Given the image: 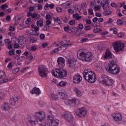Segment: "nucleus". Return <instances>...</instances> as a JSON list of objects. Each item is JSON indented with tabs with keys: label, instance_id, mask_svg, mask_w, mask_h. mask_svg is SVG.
<instances>
[{
	"label": "nucleus",
	"instance_id": "58",
	"mask_svg": "<svg viewBox=\"0 0 126 126\" xmlns=\"http://www.w3.org/2000/svg\"><path fill=\"white\" fill-rule=\"evenodd\" d=\"M51 20H47L46 21V24L47 25H46V26L48 28H49V25H50L52 23V22H51Z\"/></svg>",
	"mask_w": 126,
	"mask_h": 126
},
{
	"label": "nucleus",
	"instance_id": "52",
	"mask_svg": "<svg viewBox=\"0 0 126 126\" xmlns=\"http://www.w3.org/2000/svg\"><path fill=\"white\" fill-rule=\"evenodd\" d=\"M28 69H29V67H28L24 68L21 70L22 73H25V72H26L27 71V70H28Z\"/></svg>",
	"mask_w": 126,
	"mask_h": 126
},
{
	"label": "nucleus",
	"instance_id": "11",
	"mask_svg": "<svg viewBox=\"0 0 126 126\" xmlns=\"http://www.w3.org/2000/svg\"><path fill=\"white\" fill-rule=\"evenodd\" d=\"M59 120H55L54 117L50 115L47 116V121L46 122L47 126H57L59 125Z\"/></svg>",
	"mask_w": 126,
	"mask_h": 126
},
{
	"label": "nucleus",
	"instance_id": "30",
	"mask_svg": "<svg viewBox=\"0 0 126 126\" xmlns=\"http://www.w3.org/2000/svg\"><path fill=\"white\" fill-rule=\"evenodd\" d=\"M67 85V82L64 81H61L58 83L57 85L58 87H64Z\"/></svg>",
	"mask_w": 126,
	"mask_h": 126
},
{
	"label": "nucleus",
	"instance_id": "33",
	"mask_svg": "<svg viewBox=\"0 0 126 126\" xmlns=\"http://www.w3.org/2000/svg\"><path fill=\"white\" fill-rule=\"evenodd\" d=\"M43 22H44L43 19H38L37 21V26L39 27H42L43 26Z\"/></svg>",
	"mask_w": 126,
	"mask_h": 126
},
{
	"label": "nucleus",
	"instance_id": "34",
	"mask_svg": "<svg viewBox=\"0 0 126 126\" xmlns=\"http://www.w3.org/2000/svg\"><path fill=\"white\" fill-rule=\"evenodd\" d=\"M95 68L97 71H102V70H103V66L97 64L95 66Z\"/></svg>",
	"mask_w": 126,
	"mask_h": 126
},
{
	"label": "nucleus",
	"instance_id": "20",
	"mask_svg": "<svg viewBox=\"0 0 126 126\" xmlns=\"http://www.w3.org/2000/svg\"><path fill=\"white\" fill-rule=\"evenodd\" d=\"M102 6L104 11V15H109V14H111L112 13L111 11L109 9V4H104V5H103Z\"/></svg>",
	"mask_w": 126,
	"mask_h": 126
},
{
	"label": "nucleus",
	"instance_id": "36",
	"mask_svg": "<svg viewBox=\"0 0 126 126\" xmlns=\"http://www.w3.org/2000/svg\"><path fill=\"white\" fill-rule=\"evenodd\" d=\"M82 17L81 16H79V14L78 13L73 15V18H75V19H76V20H79V19H81Z\"/></svg>",
	"mask_w": 126,
	"mask_h": 126
},
{
	"label": "nucleus",
	"instance_id": "12",
	"mask_svg": "<svg viewBox=\"0 0 126 126\" xmlns=\"http://www.w3.org/2000/svg\"><path fill=\"white\" fill-rule=\"evenodd\" d=\"M76 115L79 118H86L87 116V109L84 107H81L76 111Z\"/></svg>",
	"mask_w": 126,
	"mask_h": 126
},
{
	"label": "nucleus",
	"instance_id": "15",
	"mask_svg": "<svg viewBox=\"0 0 126 126\" xmlns=\"http://www.w3.org/2000/svg\"><path fill=\"white\" fill-rule=\"evenodd\" d=\"M32 28L34 29V30H31L30 34H31V35H33L34 36H39L40 35V32H39L40 29H39V27L36 26L35 25H32Z\"/></svg>",
	"mask_w": 126,
	"mask_h": 126
},
{
	"label": "nucleus",
	"instance_id": "59",
	"mask_svg": "<svg viewBox=\"0 0 126 126\" xmlns=\"http://www.w3.org/2000/svg\"><path fill=\"white\" fill-rule=\"evenodd\" d=\"M35 6L36 7H37V9L40 10V9H42V5L41 4H38L35 5Z\"/></svg>",
	"mask_w": 126,
	"mask_h": 126
},
{
	"label": "nucleus",
	"instance_id": "4",
	"mask_svg": "<svg viewBox=\"0 0 126 126\" xmlns=\"http://www.w3.org/2000/svg\"><path fill=\"white\" fill-rule=\"evenodd\" d=\"M105 69L107 72L111 73V74H119L121 71L120 67L113 63L107 64L105 66Z\"/></svg>",
	"mask_w": 126,
	"mask_h": 126
},
{
	"label": "nucleus",
	"instance_id": "49",
	"mask_svg": "<svg viewBox=\"0 0 126 126\" xmlns=\"http://www.w3.org/2000/svg\"><path fill=\"white\" fill-rule=\"evenodd\" d=\"M30 23H31V18H29L26 21V24L27 25H29V24H30Z\"/></svg>",
	"mask_w": 126,
	"mask_h": 126
},
{
	"label": "nucleus",
	"instance_id": "18",
	"mask_svg": "<svg viewBox=\"0 0 126 126\" xmlns=\"http://www.w3.org/2000/svg\"><path fill=\"white\" fill-rule=\"evenodd\" d=\"M104 60H108V59H113L114 55L109 49H107L103 55Z\"/></svg>",
	"mask_w": 126,
	"mask_h": 126
},
{
	"label": "nucleus",
	"instance_id": "41",
	"mask_svg": "<svg viewBox=\"0 0 126 126\" xmlns=\"http://www.w3.org/2000/svg\"><path fill=\"white\" fill-rule=\"evenodd\" d=\"M37 41V38L35 37H31L30 38V42L31 43H36Z\"/></svg>",
	"mask_w": 126,
	"mask_h": 126
},
{
	"label": "nucleus",
	"instance_id": "54",
	"mask_svg": "<svg viewBox=\"0 0 126 126\" xmlns=\"http://www.w3.org/2000/svg\"><path fill=\"white\" fill-rule=\"evenodd\" d=\"M16 41H18V38L16 36H14L12 38V42H13L14 43H15Z\"/></svg>",
	"mask_w": 126,
	"mask_h": 126
},
{
	"label": "nucleus",
	"instance_id": "39",
	"mask_svg": "<svg viewBox=\"0 0 126 126\" xmlns=\"http://www.w3.org/2000/svg\"><path fill=\"white\" fill-rule=\"evenodd\" d=\"M32 18H34L35 19H38V18H39V17H40V15H39V14L38 13H32Z\"/></svg>",
	"mask_w": 126,
	"mask_h": 126
},
{
	"label": "nucleus",
	"instance_id": "56",
	"mask_svg": "<svg viewBox=\"0 0 126 126\" xmlns=\"http://www.w3.org/2000/svg\"><path fill=\"white\" fill-rule=\"evenodd\" d=\"M12 65H13L12 63H9L8 64L7 67L9 68V69H11V68H12Z\"/></svg>",
	"mask_w": 126,
	"mask_h": 126
},
{
	"label": "nucleus",
	"instance_id": "45",
	"mask_svg": "<svg viewBox=\"0 0 126 126\" xmlns=\"http://www.w3.org/2000/svg\"><path fill=\"white\" fill-rule=\"evenodd\" d=\"M51 83L52 84H56L57 86H58L59 81H58V80H57L56 79H53L51 81Z\"/></svg>",
	"mask_w": 126,
	"mask_h": 126
},
{
	"label": "nucleus",
	"instance_id": "44",
	"mask_svg": "<svg viewBox=\"0 0 126 126\" xmlns=\"http://www.w3.org/2000/svg\"><path fill=\"white\" fill-rule=\"evenodd\" d=\"M7 8V5L6 4H4L0 6V10H4V9H6Z\"/></svg>",
	"mask_w": 126,
	"mask_h": 126
},
{
	"label": "nucleus",
	"instance_id": "27",
	"mask_svg": "<svg viewBox=\"0 0 126 126\" xmlns=\"http://www.w3.org/2000/svg\"><path fill=\"white\" fill-rule=\"evenodd\" d=\"M64 31L68 33H71V32H75V29L73 28H69L68 26L64 27L63 28Z\"/></svg>",
	"mask_w": 126,
	"mask_h": 126
},
{
	"label": "nucleus",
	"instance_id": "64",
	"mask_svg": "<svg viewBox=\"0 0 126 126\" xmlns=\"http://www.w3.org/2000/svg\"><path fill=\"white\" fill-rule=\"evenodd\" d=\"M29 58L30 60H35V55H30L29 56Z\"/></svg>",
	"mask_w": 126,
	"mask_h": 126
},
{
	"label": "nucleus",
	"instance_id": "63",
	"mask_svg": "<svg viewBox=\"0 0 126 126\" xmlns=\"http://www.w3.org/2000/svg\"><path fill=\"white\" fill-rule=\"evenodd\" d=\"M88 12L91 15H93V14H94V12H93V9H89Z\"/></svg>",
	"mask_w": 126,
	"mask_h": 126
},
{
	"label": "nucleus",
	"instance_id": "23",
	"mask_svg": "<svg viewBox=\"0 0 126 126\" xmlns=\"http://www.w3.org/2000/svg\"><path fill=\"white\" fill-rule=\"evenodd\" d=\"M97 3L100 6H102L104 4H109L110 3V0H97Z\"/></svg>",
	"mask_w": 126,
	"mask_h": 126
},
{
	"label": "nucleus",
	"instance_id": "50",
	"mask_svg": "<svg viewBox=\"0 0 126 126\" xmlns=\"http://www.w3.org/2000/svg\"><path fill=\"white\" fill-rule=\"evenodd\" d=\"M65 3H66V5H67V7H68L70 5H71L72 4V1H66Z\"/></svg>",
	"mask_w": 126,
	"mask_h": 126
},
{
	"label": "nucleus",
	"instance_id": "32",
	"mask_svg": "<svg viewBox=\"0 0 126 126\" xmlns=\"http://www.w3.org/2000/svg\"><path fill=\"white\" fill-rule=\"evenodd\" d=\"M14 78H15V77L14 76L12 77V78H10L9 80L7 79H3L0 81V83H6V82H8V81H11V80H13Z\"/></svg>",
	"mask_w": 126,
	"mask_h": 126
},
{
	"label": "nucleus",
	"instance_id": "7",
	"mask_svg": "<svg viewBox=\"0 0 126 126\" xmlns=\"http://www.w3.org/2000/svg\"><path fill=\"white\" fill-rule=\"evenodd\" d=\"M73 45V43L69 40H65L63 41V44L60 47L54 49L53 53H58V52H63L65 50H66L68 47H70Z\"/></svg>",
	"mask_w": 126,
	"mask_h": 126
},
{
	"label": "nucleus",
	"instance_id": "47",
	"mask_svg": "<svg viewBox=\"0 0 126 126\" xmlns=\"http://www.w3.org/2000/svg\"><path fill=\"white\" fill-rule=\"evenodd\" d=\"M4 43L5 44H7V45H10V44H11V41H10L9 39H6L4 40Z\"/></svg>",
	"mask_w": 126,
	"mask_h": 126
},
{
	"label": "nucleus",
	"instance_id": "1",
	"mask_svg": "<svg viewBox=\"0 0 126 126\" xmlns=\"http://www.w3.org/2000/svg\"><path fill=\"white\" fill-rule=\"evenodd\" d=\"M46 120V114L45 112L39 111L35 113L34 116H32L29 121V123L32 126H35L36 124L39 122L42 124H45Z\"/></svg>",
	"mask_w": 126,
	"mask_h": 126
},
{
	"label": "nucleus",
	"instance_id": "55",
	"mask_svg": "<svg viewBox=\"0 0 126 126\" xmlns=\"http://www.w3.org/2000/svg\"><path fill=\"white\" fill-rule=\"evenodd\" d=\"M84 29L86 31H89V30H91V27L90 26H87L85 27Z\"/></svg>",
	"mask_w": 126,
	"mask_h": 126
},
{
	"label": "nucleus",
	"instance_id": "51",
	"mask_svg": "<svg viewBox=\"0 0 126 126\" xmlns=\"http://www.w3.org/2000/svg\"><path fill=\"white\" fill-rule=\"evenodd\" d=\"M96 4V1L95 0H92L90 2V5L91 6H93Z\"/></svg>",
	"mask_w": 126,
	"mask_h": 126
},
{
	"label": "nucleus",
	"instance_id": "62",
	"mask_svg": "<svg viewBox=\"0 0 126 126\" xmlns=\"http://www.w3.org/2000/svg\"><path fill=\"white\" fill-rule=\"evenodd\" d=\"M56 9L58 12H62L63 11V9L60 7H57Z\"/></svg>",
	"mask_w": 126,
	"mask_h": 126
},
{
	"label": "nucleus",
	"instance_id": "57",
	"mask_svg": "<svg viewBox=\"0 0 126 126\" xmlns=\"http://www.w3.org/2000/svg\"><path fill=\"white\" fill-rule=\"evenodd\" d=\"M101 7H100V6L99 5H96V6H95L94 7V10H100Z\"/></svg>",
	"mask_w": 126,
	"mask_h": 126
},
{
	"label": "nucleus",
	"instance_id": "38",
	"mask_svg": "<svg viewBox=\"0 0 126 126\" xmlns=\"http://www.w3.org/2000/svg\"><path fill=\"white\" fill-rule=\"evenodd\" d=\"M5 77V72L4 71L1 70L0 71V79H2Z\"/></svg>",
	"mask_w": 126,
	"mask_h": 126
},
{
	"label": "nucleus",
	"instance_id": "46",
	"mask_svg": "<svg viewBox=\"0 0 126 126\" xmlns=\"http://www.w3.org/2000/svg\"><path fill=\"white\" fill-rule=\"evenodd\" d=\"M123 21L121 19H118L116 22V24H117V25H119V26H121V25H123Z\"/></svg>",
	"mask_w": 126,
	"mask_h": 126
},
{
	"label": "nucleus",
	"instance_id": "3",
	"mask_svg": "<svg viewBox=\"0 0 126 126\" xmlns=\"http://www.w3.org/2000/svg\"><path fill=\"white\" fill-rule=\"evenodd\" d=\"M77 56L79 60L84 59L86 62H90L93 59V55L91 52H86L82 49H79L78 51Z\"/></svg>",
	"mask_w": 126,
	"mask_h": 126
},
{
	"label": "nucleus",
	"instance_id": "10",
	"mask_svg": "<svg viewBox=\"0 0 126 126\" xmlns=\"http://www.w3.org/2000/svg\"><path fill=\"white\" fill-rule=\"evenodd\" d=\"M64 102L65 105L67 106H71V105H72V106H77L79 105V103H80L79 99L75 97H73L72 99L68 98L64 100Z\"/></svg>",
	"mask_w": 126,
	"mask_h": 126
},
{
	"label": "nucleus",
	"instance_id": "2",
	"mask_svg": "<svg viewBox=\"0 0 126 126\" xmlns=\"http://www.w3.org/2000/svg\"><path fill=\"white\" fill-rule=\"evenodd\" d=\"M83 77L85 80L89 82V83H94V82H96L97 80L95 73L89 69L84 70L83 72Z\"/></svg>",
	"mask_w": 126,
	"mask_h": 126
},
{
	"label": "nucleus",
	"instance_id": "53",
	"mask_svg": "<svg viewBox=\"0 0 126 126\" xmlns=\"http://www.w3.org/2000/svg\"><path fill=\"white\" fill-rule=\"evenodd\" d=\"M86 37L87 38H94L95 37V35L94 34H87Z\"/></svg>",
	"mask_w": 126,
	"mask_h": 126
},
{
	"label": "nucleus",
	"instance_id": "43",
	"mask_svg": "<svg viewBox=\"0 0 126 126\" xmlns=\"http://www.w3.org/2000/svg\"><path fill=\"white\" fill-rule=\"evenodd\" d=\"M19 70H20V68H15L12 71V74H16V73H18V72H19Z\"/></svg>",
	"mask_w": 126,
	"mask_h": 126
},
{
	"label": "nucleus",
	"instance_id": "31",
	"mask_svg": "<svg viewBox=\"0 0 126 126\" xmlns=\"http://www.w3.org/2000/svg\"><path fill=\"white\" fill-rule=\"evenodd\" d=\"M53 19L56 25H60V24H62V21H61V19L58 17H54Z\"/></svg>",
	"mask_w": 126,
	"mask_h": 126
},
{
	"label": "nucleus",
	"instance_id": "35",
	"mask_svg": "<svg viewBox=\"0 0 126 126\" xmlns=\"http://www.w3.org/2000/svg\"><path fill=\"white\" fill-rule=\"evenodd\" d=\"M54 7H55V4H48L47 3L45 5V8L46 9H48V8H54Z\"/></svg>",
	"mask_w": 126,
	"mask_h": 126
},
{
	"label": "nucleus",
	"instance_id": "26",
	"mask_svg": "<svg viewBox=\"0 0 126 126\" xmlns=\"http://www.w3.org/2000/svg\"><path fill=\"white\" fill-rule=\"evenodd\" d=\"M49 98L52 100H57V99H59V94L53 93L49 95Z\"/></svg>",
	"mask_w": 126,
	"mask_h": 126
},
{
	"label": "nucleus",
	"instance_id": "8",
	"mask_svg": "<svg viewBox=\"0 0 126 126\" xmlns=\"http://www.w3.org/2000/svg\"><path fill=\"white\" fill-rule=\"evenodd\" d=\"M64 57L67 60L66 63L69 67L74 68V66H75V59L71 55V53L69 51H66L64 54Z\"/></svg>",
	"mask_w": 126,
	"mask_h": 126
},
{
	"label": "nucleus",
	"instance_id": "28",
	"mask_svg": "<svg viewBox=\"0 0 126 126\" xmlns=\"http://www.w3.org/2000/svg\"><path fill=\"white\" fill-rule=\"evenodd\" d=\"M25 41H26V39L23 36H19L18 38V43L20 45H23L25 43Z\"/></svg>",
	"mask_w": 126,
	"mask_h": 126
},
{
	"label": "nucleus",
	"instance_id": "60",
	"mask_svg": "<svg viewBox=\"0 0 126 126\" xmlns=\"http://www.w3.org/2000/svg\"><path fill=\"white\" fill-rule=\"evenodd\" d=\"M61 6L63 7V8H68L67 6L66 5V4L65 3V2L63 3L62 4H61Z\"/></svg>",
	"mask_w": 126,
	"mask_h": 126
},
{
	"label": "nucleus",
	"instance_id": "6",
	"mask_svg": "<svg viewBox=\"0 0 126 126\" xmlns=\"http://www.w3.org/2000/svg\"><path fill=\"white\" fill-rule=\"evenodd\" d=\"M51 74L56 78H63L67 75V72L65 70L59 68L52 70Z\"/></svg>",
	"mask_w": 126,
	"mask_h": 126
},
{
	"label": "nucleus",
	"instance_id": "17",
	"mask_svg": "<svg viewBox=\"0 0 126 126\" xmlns=\"http://www.w3.org/2000/svg\"><path fill=\"white\" fill-rule=\"evenodd\" d=\"M57 63L60 68H63L65 65V59L63 57H59L57 59Z\"/></svg>",
	"mask_w": 126,
	"mask_h": 126
},
{
	"label": "nucleus",
	"instance_id": "48",
	"mask_svg": "<svg viewBox=\"0 0 126 126\" xmlns=\"http://www.w3.org/2000/svg\"><path fill=\"white\" fill-rule=\"evenodd\" d=\"M45 18L47 20H52V16L50 14H47Z\"/></svg>",
	"mask_w": 126,
	"mask_h": 126
},
{
	"label": "nucleus",
	"instance_id": "24",
	"mask_svg": "<svg viewBox=\"0 0 126 126\" xmlns=\"http://www.w3.org/2000/svg\"><path fill=\"white\" fill-rule=\"evenodd\" d=\"M31 93L32 94L39 95V94H41V91L40 90V89L38 88H34L31 91Z\"/></svg>",
	"mask_w": 126,
	"mask_h": 126
},
{
	"label": "nucleus",
	"instance_id": "19",
	"mask_svg": "<svg viewBox=\"0 0 126 126\" xmlns=\"http://www.w3.org/2000/svg\"><path fill=\"white\" fill-rule=\"evenodd\" d=\"M112 117L115 122H120L123 120V116L120 113H114L112 115Z\"/></svg>",
	"mask_w": 126,
	"mask_h": 126
},
{
	"label": "nucleus",
	"instance_id": "13",
	"mask_svg": "<svg viewBox=\"0 0 126 126\" xmlns=\"http://www.w3.org/2000/svg\"><path fill=\"white\" fill-rule=\"evenodd\" d=\"M39 74L41 77H46L48 75V68L45 65H41L38 67Z\"/></svg>",
	"mask_w": 126,
	"mask_h": 126
},
{
	"label": "nucleus",
	"instance_id": "21",
	"mask_svg": "<svg viewBox=\"0 0 126 126\" xmlns=\"http://www.w3.org/2000/svg\"><path fill=\"white\" fill-rule=\"evenodd\" d=\"M17 101H18V97L16 95H14L12 97L10 98L9 104L11 105V106H15Z\"/></svg>",
	"mask_w": 126,
	"mask_h": 126
},
{
	"label": "nucleus",
	"instance_id": "61",
	"mask_svg": "<svg viewBox=\"0 0 126 126\" xmlns=\"http://www.w3.org/2000/svg\"><path fill=\"white\" fill-rule=\"evenodd\" d=\"M113 22H114V20L111 18H109L108 19V21H107V23L108 24H110V23H113Z\"/></svg>",
	"mask_w": 126,
	"mask_h": 126
},
{
	"label": "nucleus",
	"instance_id": "29",
	"mask_svg": "<svg viewBox=\"0 0 126 126\" xmlns=\"http://www.w3.org/2000/svg\"><path fill=\"white\" fill-rule=\"evenodd\" d=\"M1 109L3 111H8L9 110V106H8V103L7 102H4L1 105Z\"/></svg>",
	"mask_w": 126,
	"mask_h": 126
},
{
	"label": "nucleus",
	"instance_id": "22",
	"mask_svg": "<svg viewBox=\"0 0 126 126\" xmlns=\"http://www.w3.org/2000/svg\"><path fill=\"white\" fill-rule=\"evenodd\" d=\"M58 96L59 95L61 99H63L64 100L66 99H68L67 98V94L65 93V92H63V91H59L58 93Z\"/></svg>",
	"mask_w": 126,
	"mask_h": 126
},
{
	"label": "nucleus",
	"instance_id": "9",
	"mask_svg": "<svg viewBox=\"0 0 126 126\" xmlns=\"http://www.w3.org/2000/svg\"><path fill=\"white\" fill-rule=\"evenodd\" d=\"M112 46L114 51L116 53L123 52L125 49V44L121 41H115L112 43Z\"/></svg>",
	"mask_w": 126,
	"mask_h": 126
},
{
	"label": "nucleus",
	"instance_id": "5",
	"mask_svg": "<svg viewBox=\"0 0 126 126\" xmlns=\"http://www.w3.org/2000/svg\"><path fill=\"white\" fill-rule=\"evenodd\" d=\"M98 82L105 86H113L115 84V80L105 75H101L98 78Z\"/></svg>",
	"mask_w": 126,
	"mask_h": 126
},
{
	"label": "nucleus",
	"instance_id": "42",
	"mask_svg": "<svg viewBox=\"0 0 126 126\" xmlns=\"http://www.w3.org/2000/svg\"><path fill=\"white\" fill-rule=\"evenodd\" d=\"M21 19V16L19 15H17L14 17L13 20V21H19Z\"/></svg>",
	"mask_w": 126,
	"mask_h": 126
},
{
	"label": "nucleus",
	"instance_id": "25",
	"mask_svg": "<svg viewBox=\"0 0 126 126\" xmlns=\"http://www.w3.org/2000/svg\"><path fill=\"white\" fill-rule=\"evenodd\" d=\"M73 91L76 93V96L77 97H82V92L80 91L76 87L73 88Z\"/></svg>",
	"mask_w": 126,
	"mask_h": 126
},
{
	"label": "nucleus",
	"instance_id": "14",
	"mask_svg": "<svg viewBox=\"0 0 126 126\" xmlns=\"http://www.w3.org/2000/svg\"><path fill=\"white\" fill-rule=\"evenodd\" d=\"M82 81V77L79 74H76L73 75L72 82L74 84H79Z\"/></svg>",
	"mask_w": 126,
	"mask_h": 126
},
{
	"label": "nucleus",
	"instance_id": "40",
	"mask_svg": "<svg viewBox=\"0 0 126 126\" xmlns=\"http://www.w3.org/2000/svg\"><path fill=\"white\" fill-rule=\"evenodd\" d=\"M110 31H113L114 34L117 35L118 34V29L116 28H112L110 29Z\"/></svg>",
	"mask_w": 126,
	"mask_h": 126
},
{
	"label": "nucleus",
	"instance_id": "37",
	"mask_svg": "<svg viewBox=\"0 0 126 126\" xmlns=\"http://www.w3.org/2000/svg\"><path fill=\"white\" fill-rule=\"evenodd\" d=\"M94 33H101L102 32V30L100 28L95 27L93 30Z\"/></svg>",
	"mask_w": 126,
	"mask_h": 126
},
{
	"label": "nucleus",
	"instance_id": "16",
	"mask_svg": "<svg viewBox=\"0 0 126 126\" xmlns=\"http://www.w3.org/2000/svg\"><path fill=\"white\" fill-rule=\"evenodd\" d=\"M62 117L63 119H64V120L67 122H71V121H73L74 119L73 116H72V114H71V112H67L66 113L63 115Z\"/></svg>",
	"mask_w": 126,
	"mask_h": 126
}]
</instances>
